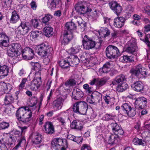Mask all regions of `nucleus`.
I'll list each match as a JSON object with an SVG mask.
<instances>
[{
  "mask_svg": "<svg viewBox=\"0 0 150 150\" xmlns=\"http://www.w3.org/2000/svg\"><path fill=\"white\" fill-rule=\"evenodd\" d=\"M41 65L38 63L34 64V68L36 71L33 79L30 81L29 86L30 89L33 91H36L40 88L42 83L40 76Z\"/></svg>",
  "mask_w": 150,
  "mask_h": 150,
  "instance_id": "f257e3e1",
  "label": "nucleus"
},
{
  "mask_svg": "<svg viewBox=\"0 0 150 150\" xmlns=\"http://www.w3.org/2000/svg\"><path fill=\"white\" fill-rule=\"evenodd\" d=\"M32 115V111L28 107L20 108L16 112V117L18 120L24 123L30 121Z\"/></svg>",
  "mask_w": 150,
  "mask_h": 150,
  "instance_id": "f03ea898",
  "label": "nucleus"
},
{
  "mask_svg": "<svg viewBox=\"0 0 150 150\" xmlns=\"http://www.w3.org/2000/svg\"><path fill=\"white\" fill-rule=\"evenodd\" d=\"M51 144L52 148L55 150H65L67 147V141L61 138L54 139Z\"/></svg>",
  "mask_w": 150,
  "mask_h": 150,
  "instance_id": "7ed1b4c3",
  "label": "nucleus"
},
{
  "mask_svg": "<svg viewBox=\"0 0 150 150\" xmlns=\"http://www.w3.org/2000/svg\"><path fill=\"white\" fill-rule=\"evenodd\" d=\"M88 108L87 104L84 101H81L76 103L74 105L72 109L75 112L85 115Z\"/></svg>",
  "mask_w": 150,
  "mask_h": 150,
  "instance_id": "20e7f679",
  "label": "nucleus"
},
{
  "mask_svg": "<svg viewBox=\"0 0 150 150\" xmlns=\"http://www.w3.org/2000/svg\"><path fill=\"white\" fill-rule=\"evenodd\" d=\"M91 5L88 2H84L75 6V10L78 14H84L91 11Z\"/></svg>",
  "mask_w": 150,
  "mask_h": 150,
  "instance_id": "39448f33",
  "label": "nucleus"
},
{
  "mask_svg": "<svg viewBox=\"0 0 150 150\" xmlns=\"http://www.w3.org/2000/svg\"><path fill=\"white\" fill-rule=\"evenodd\" d=\"M21 45L17 43H13L7 48V54L11 57H16L18 55V51L21 49Z\"/></svg>",
  "mask_w": 150,
  "mask_h": 150,
  "instance_id": "423d86ee",
  "label": "nucleus"
},
{
  "mask_svg": "<svg viewBox=\"0 0 150 150\" xmlns=\"http://www.w3.org/2000/svg\"><path fill=\"white\" fill-rule=\"evenodd\" d=\"M30 29V26L28 23H22L16 31V36L18 38H21L23 35L26 34Z\"/></svg>",
  "mask_w": 150,
  "mask_h": 150,
  "instance_id": "0eeeda50",
  "label": "nucleus"
},
{
  "mask_svg": "<svg viewBox=\"0 0 150 150\" xmlns=\"http://www.w3.org/2000/svg\"><path fill=\"white\" fill-rule=\"evenodd\" d=\"M105 53L107 57L109 58H114L120 55L118 48L114 46L110 45L106 48Z\"/></svg>",
  "mask_w": 150,
  "mask_h": 150,
  "instance_id": "6e6552de",
  "label": "nucleus"
},
{
  "mask_svg": "<svg viewBox=\"0 0 150 150\" xmlns=\"http://www.w3.org/2000/svg\"><path fill=\"white\" fill-rule=\"evenodd\" d=\"M121 108L122 109L123 113L125 115L133 117L136 114L135 109L132 108L130 105L127 103H125L121 106Z\"/></svg>",
  "mask_w": 150,
  "mask_h": 150,
  "instance_id": "1a4fd4ad",
  "label": "nucleus"
},
{
  "mask_svg": "<svg viewBox=\"0 0 150 150\" xmlns=\"http://www.w3.org/2000/svg\"><path fill=\"white\" fill-rule=\"evenodd\" d=\"M35 49H38L36 51L41 57H45L50 54V50L47 45L42 44L35 47Z\"/></svg>",
  "mask_w": 150,
  "mask_h": 150,
  "instance_id": "9d476101",
  "label": "nucleus"
},
{
  "mask_svg": "<svg viewBox=\"0 0 150 150\" xmlns=\"http://www.w3.org/2000/svg\"><path fill=\"white\" fill-rule=\"evenodd\" d=\"M83 48L86 50H89L93 48L95 46L96 42L93 39L87 35H85L82 41Z\"/></svg>",
  "mask_w": 150,
  "mask_h": 150,
  "instance_id": "9b49d317",
  "label": "nucleus"
},
{
  "mask_svg": "<svg viewBox=\"0 0 150 150\" xmlns=\"http://www.w3.org/2000/svg\"><path fill=\"white\" fill-rule=\"evenodd\" d=\"M146 69L141 64L137 65L136 66L135 69H131L130 72L132 75L137 76L142 75L145 76L147 75Z\"/></svg>",
  "mask_w": 150,
  "mask_h": 150,
  "instance_id": "f8f14e48",
  "label": "nucleus"
},
{
  "mask_svg": "<svg viewBox=\"0 0 150 150\" xmlns=\"http://www.w3.org/2000/svg\"><path fill=\"white\" fill-rule=\"evenodd\" d=\"M22 55L24 59L31 60L33 58V51L29 47H26L21 51Z\"/></svg>",
  "mask_w": 150,
  "mask_h": 150,
  "instance_id": "ddd939ff",
  "label": "nucleus"
},
{
  "mask_svg": "<svg viewBox=\"0 0 150 150\" xmlns=\"http://www.w3.org/2000/svg\"><path fill=\"white\" fill-rule=\"evenodd\" d=\"M109 5L111 9L113 10L117 16L122 13V8L117 2L115 1H112L109 3Z\"/></svg>",
  "mask_w": 150,
  "mask_h": 150,
  "instance_id": "4468645a",
  "label": "nucleus"
},
{
  "mask_svg": "<svg viewBox=\"0 0 150 150\" xmlns=\"http://www.w3.org/2000/svg\"><path fill=\"white\" fill-rule=\"evenodd\" d=\"M128 47L126 49V51L128 53L132 54L137 50L136 41L134 39H131L127 43Z\"/></svg>",
  "mask_w": 150,
  "mask_h": 150,
  "instance_id": "2eb2a0df",
  "label": "nucleus"
},
{
  "mask_svg": "<svg viewBox=\"0 0 150 150\" xmlns=\"http://www.w3.org/2000/svg\"><path fill=\"white\" fill-rule=\"evenodd\" d=\"M147 103L146 99L143 97L137 98L135 102L136 108L138 109H143Z\"/></svg>",
  "mask_w": 150,
  "mask_h": 150,
  "instance_id": "dca6fc26",
  "label": "nucleus"
},
{
  "mask_svg": "<svg viewBox=\"0 0 150 150\" xmlns=\"http://www.w3.org/2000/svg\"><path fill=\"white\" fill-rule=\"evenodd\" d=\"M125 19L123 17H117L114 21L113 25L117 28H121L124 25Z\"/></svg>",
  "mask_w": 150,
  "mask_h": 150,
  "instance_id": "f3484780",
  "label": "nucleus"
},
{
  "mask_svg": "<svg viewBox=\"0 0 150 150\" xmlns=\"http://www.w3.org/2000/svg\"><path fill=\"white\" fill-rule=\"evenodd\" d=\"M31 137L33 144H38L41 143L42 142V136L38 133H33Z\"/></svg>",
  "mask_w": 150,
  "mask_h": 150,
  "instance_id": "a211bd4d",
  "label": "nucleus"
},
{
  "mask_svg": "<svg viewBox=\"0 0 150 150\" xmlns=\"http://www.w3.org/2000/svg\"><path fill=\"white\" fill-rule=\"evenodd\" d=\"M64 100L61 97L57 98L53 103V107L54 109L57 110L61 109Z\"/></svg>",
  "mask_w": 150,
  "mask_h": 150,
  "instance_id": "6ab92c4d",
  "label": "nucleus"
},
{
  "mask_svg": "<svg viewBox=\"0 0 150 150\" xmlns=\"http://www.w3.org/2000/svg\"><path fill=\"white\" fill-rule=\"evenodd\" d=\"M83 96V92L79 89L75 88L73 89L72 92V97L76 100H79Z\"/></svg>",
  "mask_w": 150,
  "mask_h": 150,
  "instance_id": "aec40b11",
  "label": "nucleus"
},
{
  "mask_svg": "<svg viewBox=\"0 0 150 150\" xmlns=\"http://www.w3.org/2000/svg\"><path fill=\"white\" fill-rule=\"evenodd\" d=\"M113 64L112 62L106 63L102 68H100L99 71L101 73H106L111 70V69L113 67Z\"/></svg>",
  "mask_w": 150,
  "mask_h": 150,
  "instance_id": "412c9836",
  "label": "nucleus"
},
{
  "mask_svg": "<svg viewBox=\"0 0 150 150\" xmlns=\"http://www.w3.org/2000/svg\"><path fill=\"white\" fill-rule=\"evenodd\" d=\"M120 139L118 135H111L108 139V143L111 145L117 144L120 141Z\"/></svg>",
  "mask_w": 150,
  "mask_h": 150,
  "instance_id": "4be33fe9",
  "label": "nucleus"
},
{
  "mask_svg": "<svg viewBox=\"0 0 150 150\" xmlns=\"http://www.w3.org/2000/svg\"><path fill=\"white\" fill-rule=\"evenodd\" d=\"M18 127L21 129V132L16 129L14 131V134L15 135V137H18V139H21L22 136L25 137L24 134L25 132L27 127L25 126L24 127L18 126Z\"/></svg>",
  "mask_w": 150,
  "mask_h": 150,
  "instance_id": "5701e85b",
  "label": "nucleus"
},
{
  "mask_svg": "<svg viewBox=\"0 0 150 150\" xmlns=\"http://www.w3.org/2000/svg\"><path fill=\"white\" fill-rule=\"evenodd\" d=\"M73 37L72 33L68 32V31H65L64 33L63 40L62 41V43L64 44V45L67 44L72 39Z\"/></svg>",
  "mask_w": 150,
  "mask_h": 150,
  "instance_id": "b1692460",
  "label": "nucleus"
},
{
  "mask_svg": "<svg viewBox=\"0 0 150 150\" xmlns=\"http://www.w3.org/2000/svg\"><path fill=\"white\" fill-rule=\"evenodd\" d=\"M133 89L137 92H140L143 90L144 86L142 82L140 81H137L134 82L131 86Z\"/></svg>",
  "mask_w": 150,
  "mask_h": 150,
  "instance_id": "393cba45",
  "label": "nucleus"
},
{
  "mask_svg": "<svg viewBox=\"0 0 150 150\" xmlns=\"http://www.w3.org/2000/svg\"><path fill=\"white\" fill-rule=\"evenodd\" d=\"M46 133L52 134L54 132V128L52 123L49 122H46L44 125Z\"/></svg>",
  "mask_w": 150,
  "mask_h": 150,
  "instance_id": "a878e982",
  "label": "nucleus"
},
{
  "mask_svg": "<svg viewBox=\"0 0 150 150\" xmlns=\"http://www.w3.org/2000/svg\"><path fill=\"white\" fill-rule=\"evenodd\" d=\"M125 76L122 75H120L116 77V78L112 82V84L113 85H116L122 83H126L124 81L126 80Z\"/></svg>",
  "mask_w": 150,
  "mask_h": 150,
  "instance_id": "bb28decb",
  "label": "nucleus"
},
{
  "mask_svg": "<svg viewBox=\"0 0 150 150\" xmlns=\"http://www.w3.org/2000/svg\"><path fill=\"white\" fill-rule=\"evenodd\" d=\"M71 127L72 128L78 130H81L83 128L82 124L78 120L73 121L71 125Z\"/></svg>",
  "mask_w": 150,
  "mask_h": 150,
  "instance_id": "cd10ccee",
  "label": "nucleus"
},
{
  "mask_svg": "<svg viewBox=\"0 0 150 150\" xmlns=\"http://www.w3.org/2000/svg\"><path fill=\"white\" fill-rule=\"evenodd\" d=\"M9 72V67L6 65H4L0 67V79L7 76Z\"/></svg>",
  "mask_w": 150,
  "mask_h": 150,
  "instance_id": "c85d7f7f",
  "label": "nucleus"
},
{
  "mask_svg": "<svg viewBox=\"0 0 150 150\" xmlns=\"http://www.w3.org/2000/svg\"><path fill=\"white\" fill-rule=\"evenodd\" d=\"M37 100V98L35 96H33L29 99L28 103L32 110H35L36 108V105Z\"/></svg>",
  "mask_w": 150,
  "mask_h": 150,
  "instance_id": "c756f323",
  "label": "nucleus"
},
{
  "mask_svg": "<svg viewBox=\"0 0 150 150\" xmlns=\"http://www.w3.org/2000/svg\"><path fill=\"white\" fill-rule=\"evenodd\" d=\"M71 58L68 57L67 60H62L59 62L60 65L63 69L67 68L71 66V63L70 62Z\"/></svg>",
  "mask_w": 150,
  "mask_h": 150,
  "instance_id": "7c9ffc66",
  "label": "nucleus"
},
{
  "mask_svg": "<svg viewBox=\"0 0 150 150\" xmlns=\"http://www.w3.org/2000/svg\"><path fill=\"white\" fill-rule=\"evenodd\" d=\"M76 26L75 23L71 21V22H67L65 25V29L67 30L70 33H72V31L76 29Z\"/></svg>",
  "mask_w": 150,
  "mask_h": 150,
  "instance_id": "2f4dec72",
  "label": "nucleus"
},
{
  "mask_svg": "<svg viewBox=\"0 0 150 150\" xmlns=\"http://www.w3.org/2000/svg\"><path fill=\"white\" fill-rule=\"evenodd\" d=\"M98 33L100 37L105 38L110 34V31L107 28H103L101 29Z\"/></svg>",
  "mask_w": 150,
  "mask_h": 150,
  "instance_id": "473e14b6",
  "label": "nucleus"
},
{
  "mask_svg": "<svg viewBox=\"0 0 150 150\" xmlns=\"http://www.w3.org/2000/svg\"><path fill=\"white\" fill-rule=\"evenodd\" d=\"M116 88L117 91L118 92H122L126 90L128 86L126 83H122L118 84Z\"/></svg>",
  "mask_w": 150,
  "mask_h": 150,
  "instance_id": "72a5a7b5",
  "label": "nucleus"
},
{
  "mask_svg": "<svg viewBox=\"0 0 150 150\" xmlns=\"http://www.w3.org/2000/svg\"><path fill=\"white\" fill-rule=\"evenodd\" d=\"M91 97L92 98H93L96 101H98L100 103L102 97L101 94L97 91L93 92L91 95Z\"/></svg>",
  "mask_w": 150,
  "mask_h": 150,
  "instance_id": "f704fd0d",
  "label": "nucleus"
},
{
  "mask_svg": "<svg viewBox=\"0 0 150 150\" xmlns=\"http://www.w3.org/2000/svg\"><path fill=\"white\" fill-rule=\"evenodd\" d=\"M26 143L25 138L22 136L21 139H18L17 141V144L13 149V150H17L18 148L21 146L24 145Z\"/></svg>",
  "mask_w": 150,
  "mask_h": 150,
  "instance_id": "c9c22d12",
  "label": "nucleus"
},
{
  "mask_svg": "<svg viewBox=\"0 0 150 150\" xmlns=\"http://www.w3.org/2000/svg\"><path fill=\"white\" fill-rule=\"evenodd\" d=\"M19 18V15L18 14L16 11H14L12 13L11 16L10 22L11 23H16L18 20Z\"/></svg>",
  "mask_w": 150,
  "mask_h": 150,
  "instance_id": "e433bc0d",
  "label": "nucleus"
},
{
  "mask_svg": "<svg viewBox=\"0 0 150 150\" xmlns=\"http://www.w3.org/2000/svg\"><path fill=\"white\" fill-rule=\"evenodd\" d=\"M43 31L44 32L45 34L46 37H50L53 34V28L47 25L45 26Z\"/></svg>",
  "mask_w": 150,
  "mask_h": 150,
  "instance_id": "4c0bfd02",
  "label": "nucleus"
},
{
  "mask_svg": "<svg viewBox=\"0 0 150 150\" xmlns=\"http://www.w3.org/2000/svg\"><path fill=\"white\" fill-rule=\"evenodd\" d=\"M59 0H48L47 2V5L51 9H54L56 5L58 3Z\"/></svg>",
  "mask_w": 150,
  "mask_h": 150,
  "instance_id": "58836bf2",
  "label": "nucleus"
},
{
  "mask_svg": "<svg viewBox=\"0 0 150 150\" xmlns=\"http://www.w3.org/2000/svg\"><path fill=\"white\" fill-rule=\"evenodd\" d=\"M14 98L12 95L10 94H6L4 99V103L6 105H8L13 102Z\"/></svg>",
  "mask_w": 150,
  "mask_h": 150,
  "instance_id": "ea45409f",
  "label": "nucleus"
},
{
  "mask_svg": "<svg viewBox=\"0 0 150 150\" xmlns=\"http://www.w3.org/2000/svg\"><path fill=\"white\" fill-rule=\"evenodd\" d=\"M132 142L134 144L136 145H142L144 146L146 144L145 142L144 141L137 138H134Z\"/></svg>",
  "mask_w": 150,
  "mask_h": 150,
  "instance_id": "a19ab883",
  "label": "nucleus"
},
{
  "mask_svg": "<svg viewBox=\"0 0 150 150\" xmlns=\"http://www.w3.org/2000/svg\"><path fill=\"white\" fill-rule=\"evenodd\" d=\"M74 21L78 23L79 25L80 26L81 28H83V30H84V28H85L86 25L82 22V20L80 17L77 16L76 18L74 17Z\"/></svg>",
  "mask_w": 150,
  "mask_h": 150,
  "instance_id": "79ce46f5",
  "label": "nucleus"
},
{
  "mask_svg": "<svg viewBox=\"0 0 150 150\" xmlns=\"http://www.w3.org/2000/svg\"><path fill=\"white\" fill-rule=\"evenodd\" d=\"M100 11L97 10H95L91 12L90 14L89 17L92 18L93 20H96L100 15Z\"/></svg>",
  "mask_w": 150,
  "mask_h": 150,
  "instance_id": "37998d69",
  "label": "nucleus"
},
{
  "mask_svg": "<svg viewBox=\"0 0 150 150\" xmlns=\"http://www.w3.org/2000/svg\"><path fill=\"white\" fill-rule=\"evenodd\" d=\"M27 81V79L25 78H23L22 79L21 82L18 87V89L19 90L22 91L23 90L24 88L25 85L26 84Z\"/></svg>",
  "mask_w": 150,
  "mask_h": 150,
  "instance_id": "c03bdc74",
  "label": "nucleus"
},
{
  "mask_svg": "<svg viewBox=\"0 0 150 150\" xmlns=\"http://www.w3.org/2000/svg\"><path fill=\"white\" fill-rule=\"evenodd\" d=\"M72 58L73 59V60L70 61L71 65V66L73 67L74 65H76L78 64L79 63V60L78 57L76 56H73L72 57Z\"/></svg>",
  "mask_w": 150,
  "mask_h": 150,
  "instance_id": "a18cd8bd",
  "label": "nucleus"
},
{
  "mask_svg": "<svg viewBox=\"0 0 150 150\" xmlns=\"http://www.w3.org/2000/svg\"><path fill=\"white\" fill-rule=\"evenodd\" d=\"M76 84L75 80L74 79H70L66 81L65 83V85L66 86L70 87L74 86Z\"/></svg>",
  "mask_w": 150,
  "mask_h": 150,
  "instance_id": "49530a36",
  "label": "nucleus"
},
{
  "mask_svg": "<svg viewBox=\"0 0 150 150\" xmlns=\"http://www.w3.org/2000/svg\"><path fill=\"white\" fill-rule=\"evenodd\" d=\"M12 2V0H5L2 3L3 8H9L11 6Z\"/></svg>",
  "mask_w": 150,
  "mask_h": 150,
  "instance_id": "de8ad7c7",
  "label": "nucleus"
},
{
  "mask_svg": "<svg viewBox=\"0 0 150 150\" xmlns=\"http://www.w3.org/2000/svg\"><path fill=\"white\" fill-rule=\"evenodd\" d=\"M6 143L5 142L3 139H0V149L1 150H7L6 146Z\"/></svg>",
  "mask_w": 150,
  "mask_h": 150,
  "instance_id": "09e8293b",
  "label": "nucleus"
},
{
  "mask_svg": "<svg viewBox=\"0 0 150 150\" xmlns=\"http://www.w3.org/2000/svg\"><path fill=\"white\" fill-rule=\"evenodd\" d=\"M9 39L8 38H6L5 40H1L0 45L2 47H7L9 45Z\"/></svg>",
  "mask_w": 150,
  "mask_h": 150,
  "instance_id": "8fccbe9b",
  "label": "nucleus"
},
{
  "mask_svg": "<svg viewBox=\"0 0 150 150\" xmlns=\"http://www.w3.org/2000/svg\"><path fill=\"white\" fill-rule=\"evenodd\" d=\"M123 59L124 61L127 62H132L134 60L133 56H128L127 55H124L123 56Z\"/></svg>",
  "mask_w": 150,
  "mask_h": 150,
  "instance_id": "3c124183",
  "label": "nucleus"
},
{
  "mask_svg": "<svg viewBox=\"0 0 150 150\" xmlns=\"http://www.w3.org/2000/svg\"><path fill=\"white\" fill-rule=\"evenodd\" d=\"M112 130L114 133L117 132V131L120 129L121 127L116 123H112L111 124Z\"/></svg>",
  "mask_w": 150,
  "mask_h": 150,
  "instance_id": "603ef678",
  "label": "nucleus"
},
{
  "mask_svg": "<svg viewBox=\"0 0 150 150\" xmlns=\"http://www.w3.org/2000/svg\"><path fill=\"white\" fill-rule=\"evenodd\" d=\"M106 81L107 80L105 79H97L96 86L99 87L105 84Z\"/></svg>",
  "mask_w": 150,
  "mask_h": 150,
  "instance_id": "864d4df0",
  "label": "nucleus"
},
{
  "mask_svg": "<svg viewBox=\"0 0 150 150\" xmlns=\"http://www.w3.org/2000/svg\"><path fill=\"white\" fill-rule=\"evenodd\" d=\"M9 86V84H7L4 82H2L0 83V87L3 90H6L8 89V86Z\"/></svg>",
  "mask_w": 150,
  "mask_h": 150,
  "instance_id": "5fc2aeb1",
  "label": "nucleus"
},
{
  "mask_svg": "<svg viewBox=\"0 0 150 150\" xmlns=\"http://www.w3.org/2000/svg\"><path fill=\"white\" fill-rule=\"evenodd\" d=\"M51 17V16L49 14L46 15L42 19V23L45 24H47V23L49 21Z\"/></svg>",
  "mask_w": 150,
  "mask_h": 150,
  "instance_id": "6e6d98bb",
  "label": "nucleus"
},
{
  "mask_svg": "<svg viewBox=\"0 0 150 150\" xmlns=\"http://www.w3.org/2000/svg\"><path fill=\"white\" fill-rule=\"evenodd\" d=\"M114 117V116L111 114H107L104 115L103 119L105 120H112Z\"/></svg>",
  "mask_w": 150,
  "mask_h": 150,
  "instance_id": "4d7b16f0",
  "label": "nucleus"
},
{
  "mask_svg": "<svg viewBox=\"0 0 150 150\" xmlns=\"http://www.w3.org/2000/svg\"><path fill=\"white\" fill-rule=\"evenodd\" d=\"M9 126V124L8 123L3 122L0 124V129H4L8 128Z\"/></svg>",
  "mask_w": 150,
  "mask_h": 150,
  "instance_id": "13d9d810",
  "label": "nucleus"
},
{
  "mask_svg": "<svg viewBox=\"0 0 150 150\" xmlns=\"http://www.w3.org/2000/svg\"><path fill=\"white\" fill-rule=\"evenodd\" d=\"M103 99L105 100V102L108 104H109L111 102L114 100L106 95L103 97Z\"/></svg>",
  "mask_w": 150,
  "mask_h": 150,
  "instance_id": "bf43d9fd",
  "label": "nucleus"
},
{
  "mask_svg": "<svg viewBox=\"0 0 150 150\" xmlns=\"http://www.w3.org/2000/svg\"><path fill=\"white\" fill-rule=\"evenodd\" d=\"M40 34L38 31H33L31 32L30 36L33 38H37Z\"/></svg>",
  "mask_w": 150,
  "mask_h": 150,
  "instance_id": "052dcab7",
  "label": "nucleus"
},
{
  "mask_svg": "<svg viewBox=\"0 0 150 150\" xmlns=\"http://www.w3.org/2000/svg\"><path fill=\"white\" fill-rule=\"evenodd\" d=\"M69 51L71 54H74L78 52L79 50L77 48L73 47H71Z\"/></svg>",
  "mask_w": 150,
  "mask_h": 150,
  "instance_id": "680f3d73",
  "label": "nucleus"
},
{
  "mask_svg": "<svg viewBox=\"0 0 150 150\" xmlns=\"http://www.w3.org/2000/svg\"><path fill=\"white\" fill-rule=\"evenodd\" d=\"M115 92L114 91H111L108 93L106 95L110 98H111L113 100H115Z\"/></svg>",
  "mask_w": 150,
  "mask_h": 150,
  "instance_id": "e2e57ef3",
  "label": "nucleus"
},
{
  "mask_svg": "<svg viewBox=\"0 0 150 150\" xmlns=\"http://www.w3.org/2000/svg\"><path fill=\"white\" fill-rule=\"evenodd\" d=\"M8 38L7 36L6 35L5 33L3 31L2 29H0V38L1 40H5L6 38Z\"/></svg>",
  "mask_w": 150,
  "mask_h": 150,
  "instance_id": "0e129e2a",
  "label": "nucleus"
},
{
  "mask_svg": "<svg viewBox=\"0 0 150 150\" xmlns=\"http://www.w3.org/2000/svg\"><path fill=\"white\" fill-rule=\"evenodd\" d=\"M32 24L34 28H37L38 25V23L37 19H34L32 20Z\"/></svg>",
  "mask_w": 150,
  "mask_h": 150,
  "instance_id": "69168bd1",
  "label": "nucleus"
},
{
  "mask_svg": "<svg viewBox=\"0 0 150 150\" xmlns=\"http://www.w3.org/2000/svg\"><path fill=\"white\" fill-rule=\"evenodd\" d=\"M150 36V35H147L145 36L144 42L147 44L148 46L150 47V42L148 40V38Z\"/></svg>",
  "mask_w": 150,
  "mask_h": 150,
  "instance_id": "338daca9",
  "label": "nucleus"
},
{
  "mask_svg": "<svg viewBox=\"0 0 150 150\" xmlns=\"http://www.w3.org/2000/svg\"><path fill=\"white\" fill-rule=\"evenodd\" d=\"M81 150H91V147L88 145L83 144L81 147Z\"/></svg>",
  "mask_w": 150,
  "mask_h": 150,
  "instance_id": "774afa93",
  "label": "nucleus"
}]
</instances>
